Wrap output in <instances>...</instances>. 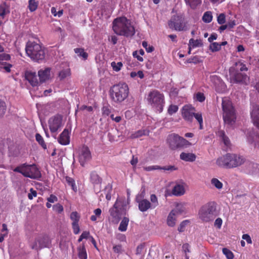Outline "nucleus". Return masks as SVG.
<instances>
[{
	"instance_id": "nucleus-1",
	"label": "nucleus",
	"mask_w": 259,
	"mask_h": 259,
	"mask_svg": "<svg viewBox=\"0 0 259 259\" xmlns=\"http://www.w3.org/2000/svg\"><path fill=\"white\" fill-rule=\"evenodd\" d=\"M113 30L119 35L126 37L132 36L135 33V28L131 22L125 17H118L113 22Z\"/></svg>"
},
{
	"instance_id": "nucleus-2",
	"label": "nucleus",
	"mask_w": 259,
	"mask_h": 259,
	"mask_svg": "<svg viewBox=\"0 0 259 259\" xmlns=\"http://www.w3.org/2000/svg\"><path fill=\"white\" fill-rule=\"evenodd\" d=\"M110 96L115 103H120L124 101L129 94L127 84L124 82H120L113 85L110 89Z\"/></svg>"
},
{
	"instance_id": "nucleus-3",
	"label": "nucleus",
	"mask_w": 259,
	"mask_h": 259,
	"mask_svg": "<svg viewBox=\"0 0 259 259\" xmlns=\"http://www.w3.org/2000/svg\"><path fill=\"white\" fill-rule=\"evenodd\" d=\"M25 51L28 56L34 61L39 62L45 58L44 49L35 42L28 41L26 44Z\"/></svg>"
},
{
	"instance_id": "nucleus-4",
	"label": "nucleus",
	"mask_w": 259,
	"mask_h": 259,
	"mask_svg": "<svg viewBox=\"0 0 259 259\" xmlns=\"http://www.w3.org/2000/svg\"><path fill=\"white\" fill-rule=\"evenodd\" d=\"M218 214L217 204L214 202H210L204 205L198 212L199 219L205 222L213 220Z\"/></svg>"
},
{
	"instance_id": "nucleus-5",
	"label": "nucleus",
	"mask_w": 259,
	"mask_h": 259,
	"mask_svg": "<svg viewBox=\"0 0 259 259\" xmlns=\"http://www.w3.org/2000/svg\"><path fill=\"white\" fill-rule=\"evenodd\" d=\"M14 171L21 173L25 177L33 179H38L41 176L40 171L34 164H23L16 167Z\"/></svg>"
},
{
	"instance_id": "nucleus-6",
	"label": "nucleus",
	"mask_w": 259,
	"mask_h": 259,
	"mask_svg": "<svg viewBox=\"0 0 259 259\" xmlns=\"http://www.w3.org/2000/svg\"><path fill=\"white\" fill-rule=\"evenodd\" d=\"M222 105L224 122L232 125L235 122L236 116L231 102L227 98H223Z\"/></svg>"
},
{
	"instance_id": "nucleus-7",
	"label": "nucleus",
	"mask_w": 259,
	"mask_h": 259,
	"mask_svg": "<svg viewBox=\"0 0 259 259\" xmlns=\"http://www.w3.org/2000/svg\"><path fill=\"white\" fill-rule=\"evenodd\" d=\"M147 100L153 107L157 108V110L161 112L164 103V97L157 90L150 92L147 97Z\"/></svg>"
},
{
	"instance_id": "nucleus-8",
	"label": "nucleus",
	"mask_w": 259,
	"mask_h": 259,
	"mask_svg": "<svg viewBox=\"0 0 259 259\" xmlns=\"http://www.w3.org/2000/svg\"><path fill=\"white\" fill-rule=\"evenodd\" d=\"M124 207L123 202L117 199L113 206L110 209V214L113 223L117 224L119 222L122 214V210L124 209Z\"/></svg>"
},
{
	"instance_id": "nucleus-9",
	"label": "nucleus",
	"mask_w": 259,
	"mask_h": 259,
	"mask_svg": "<svg viewBox=\"0 0 259 259\" xmlns=\"http://www.w3.org/2000/svg\"><path fill=\"white\" fill-rule=\"evenodd\" d=\"M170 29L176 31H186L187 29L184 18L180 15H174L168 22Z\"/></svg>"
},
{
	"instance_id": "nucleus-10",
	"label": "nucleus",
	"mask_w": 259,
	"mask_h": 259,
	"mask_svg": "<svg viewBox=\"0 0 259 259\" xmlns=\"http://www.w3.org/2000/svg\"><path fill=\"white\" fill-rule=\"evenodd\" d=\"M229 168H233L242 165L245 159L241 155L234 153H228Z\"/></svg>"
},
{
	"instance_id": "nucleus-11",
	"label": "nucleus",
	"mask_w": 259,
	"mask_h": 259,
	"mask_svg": "<svg viewBox=\"0 0 259 259\" xmlns=\"http://www.w3.org/2000/svg\"><path fill=\"white\" fill-rule=\"evenodd\" d=\"M50 130L52 133H56L63 126L62 116L57 115L50 118L48 121Z\"/></svg>"
},
{
	"instance_id": "nucleus-12",
	"label": "nucleus",
	"mask_w": 259,
	"mask_h": 259,
	"mask_svg": "<svg viewBox=\"0 0 259 259\" xmlns=\"http://www.w3.org/2000/svg\"><path fill=\"white\" fill-rule=\"evenodd\" d=\"M50 241L48 237H40L37 238L31 244V248L38 250L44 247H48Z\"/></svg>"
},
{
	"instance_id": "nucleus-13",
	"label": "nucleus",
	"mask_w": 259,
	"mask_h": 259,
	"mask_svg": "<svg viewBox=\"0 0 259 259\" xmlns=\"http://www.w3.org/2000/svg\"><path fill=\"white\" fill-rule=\"evenodd\" d=\"M231 82L234 83L247 84L248 77L247 75L236 71L231 77Z\"/></svg>"
},
{
	"instance_id": "nucleus-14",
	"label": "nucleus",
	"mask_w": 259,
	"mask_h": 259,
	"mask_svg": "<svg viewBox=\"0 0 259 259\" xmlns=\"http://www.w3.org/2000/svg\"><path fill=\"white\" fill-rule=\"evenodd\" d=\"M181 139V137L175 134L169 135L167 141L170 148L172 150L179 148Z\"/></svg>"
},
{
	"instance_id": "nucleus-15",
	"label": "nucleus",
	"mask_w": 259,
	"mask_h": 259,
	"mask_svg": "<svg viewBox=\"0 0 259 259\" xmlns=\"http://www.w3.org/2000/svg\"><path fill=\"white\" fill-rule=\"evenodd\" d=\"M91 154L88 147H83L79 156V161L82 166H84L85 163L91 159Z\"/></svg>"
},
{
	"instance_id": "nucleus-16",
	"label": "nucleus",
	"mask_w": 259,
	"mask_h": 259,
	"mask_svg": "<svg viewBox=\"0 0 259 259\" xmlns=\"http://www.w3.org/2000/svg\"><path fill=\"white\" fill-rule=\"evenodd\" d=\"M25 79L28 81L30 84L33 87L38 85L39 82L37 79V75L35 72L30 70H27L25 72Z\"/></svg>"
},
{
	"instance_id": "nucleus-17",
	"label": "nucleus",
	"mask_w": 259,
	"mask_h": 259,
	"mask_svg": "<svg viewBox=\"0 0 259 259\" xmlns=\"http://www.w3.org/2000/svg\"><path fill=\"white\" fill-rule=\"evenodd\" d=\"M195 109L188 106H184L182 110V116L187 121L192 122L194 115Z\"/></svg>"
},
{
	"instance_id": "nucleus-18",
	"label": "nucleus",
	"mask_w": 259,
	"mask_h": 259,
	"mask_svg": "<svg viewBox=\"0 0 259 259\" xmlns=\"http://www.w3.org/2000/svg\"><path fill=\"white\" fill-rule=\"evenodd\" d=\"M58 142L61 145H66L69 144L70 137L68 130L65 128L60 134L58 139Z\"/></svg>"
},
{
	"instance_id": "nucleus-19",
	"label": "nucleus",
	"mask_w": 259,
	"mask_h": 259,
	"mask_svg": "<svg viewBox=\"0 0 259 259\" xmlns=\"http://www.w3.org/2000/svg\"><path fill=\"white\" fill-rule=\"evenodd\" d=\"M251 117L254 125L259 128V106L255 105L253 106Z\"/></svg>"
},
{
	"instance_id": "nucleus-20",
	"label": "nucleus",
	"mask_w": 259,
	"mask_h": 259,
	"mask_svg": "<svg viewBox=\"0 0 259 259\" xmlns=\"http://www.w3.org/2000/svg\"><path fill=\"white\" fill-rule=\"evenodd\" d=\"M216 164L219 167L229 168L228 153L219 157L216 160Z\"/></svg>"
},
{
	"instance_id": "nucleus-21",
	"label": "nucleus",
	"mask_w": 259,
	"mask_h": 259,
	"mask_svg": "<svg viewBox=\"0 0 259 259\" xmlns=\"http://www.w3.org/2000/svg\"><path fill=\"white\" fill-rule=\"evenodd\" d=\"M40 82H43L48 80L50 76V69L49 68L41 69L38 72Z\"/></svg>"
},
{
	"instance_id": "nucleus-22",
	"label": "nucleus",
	"mask_w": 259,
	"mask_h": 259,
	"mask_svg": "<svg viewBox=\"0 0 259 259\" xmlns=\"http://www.w3.org/2000/svg\"><path fill=\"white\" fill-rule=\"evenodd\" d=\"M172 194L177 196H181L185 193V190L183 185L177 184L172 189Z\"/></svg>"
},
{
	"instance_id": "nucleus-23",
	"label": "nucleus",
	"mask_w": 259,
	"mask_h": 259,
	"mask_svg": "<svg viewBox=\"0 0 259 259\" xmlns=\"http://www.w3.org/2000/svg\"><path fill=\"white\" fill-rule=\"evenodd\" d=\"M180 158L185 161L193 162L196 159V155L193 153L182 152L180 154Z\"/></svg>"
},
{
	"instance_id": "nucleus-24",
	"label": "nucleus",
	"mask_w": 259,
	"mask_h": 259,
	"mask_svg": "<svg viewBox=\"0 0 259 259\" xmlns=\"http://www.w3.org/2000/svg\"><path fill=\"white\" fill-rule=\"evenodd\" d=\"M112 186L110 184H108L104 188V190H103L101 191V195L100 196V198H101V197H103L104 196H105L106 198L108 200H110L111 199V192L112 191Z\"/></svg>"
},
{
	"instance_id": "nucleus-25",
	"label": "nucleus",
	"mask_w": 259,
	"mask_h": 259,
	"mask_svg": "<svg viewBox=\"0 0 259 259\" xmlns=\"http://www.w3.org/2000/svg\"><path fill=\"white\" fill-rule=\"evenodd\" d=\"M139 208L141 211H145L149 208H151V203L148 200L143 199L139 202Z\"/></svg>"
},
{
	"instance_id": "nucleus-26",
	"label": "nucleus",
	"mask_w": 259,
	"mask_h": 259,
	"mask_svg": "<svg viewBox=\"0 0 259 259\" xmlns=\"http://www.w3.org/2000/svg\"><path fill=\"white\" fill-rule=\"evenodd\" d=\"M185 209L184 206L181 204H178L176 208L170 212L177 217L178 215L182 214L185 211Z\"/></svg>"
},
{
	"instance_id": "nucleus-27",
	"label": "nucleus",
	"mask_w": 259,
	"mask_h": 259,
	"mask_svg": "<svg viewBox=\"0 0 259 259\" xmlns=\"http://www.w3.org/2000/svg\"><path fill=\"white\" fill-rule=\"evenodd\" d=\"M186 5L194 9L201 4V0H184Z\"/></svg>"
},
{
	"instance_id": "nucleus-28",
	"label": "nucleus",
	"mask_w": 259,
	"mask_h": 259,
	"mask_svg": "<svg viewBox=\"0 0 259 259\" xmlns=\"http://www.w3.org/2000/svg\"><path fill=\"white\" fill-rule=\"evenodd\" d=\"M38 6V1L37 0H29L28 1V8L31 12L35 11Z\"/></svg>"
},
{
	"instance_id": "nucleus-29",
	"label": "nucleus",
	"mask_w": 259,
	"mask_h": 259,
	"mask_svg": "<svg viewBox=\"0 0 259 259\" xmlns=\"http://www.w3.org/2000/svg\"><path fill=\"white\" fill-rule=\"evenodd\" d=\"M218 135L222 139L224 144L227 146L230 145V140L227 136H226L225 132L223 131H219L218 132Z\"/></svg>"
},
{
	"instance_id": "nucleus-30",
	"label": "nucleus",
	"mask_w": 259,
	"mask_h": 259,
	"mask_svg": "<svg viewBox=\"0 0 259 259\" xmlns=\"http://www.w3.org/2000/svg\"><path fill=\"white\" fill-rule=\"evenodd\" d=\"M176 216L171 212L169 213L167 219V224L170 227H174L176 224Z\"/></svg>"
},
{
	"instance_id": "nucleus-31",
	"label": "nucleus",
	"mask_w": 259,
	"mask_h": 259,
	"mask_svg": "<svg viewBox=\"0 0 259 259\" xmlns=\"http://www.w3.org/2000/svg\"><path fill=\"white\" fill-rule=\"evenodd\" d=\"M128 222L129 219L127 218L124 217L120 224L118 228L119 230L122 232L126 231Z\"/></svg>"
},
{
	"instance_id": "nucleus-32",
	"label": "nucleus",
	"mask_w": 259,
	"mask_h": 259,
	"mask_svg": "<svg viewBox=\"0 0 259 259\" xmlns=\"http://www.w3.org/2000/svg\"><path fill=\"white\" fill-rule=\"evenodd\" d=\"M71 74L70 69L68 68L61 70L59 73V77L60 80H63Z\"/></svg>"
},
{
	"instance_id": "nucleus-33",
	"label": "nucleus",
	"mask_w": 259,
	"mask_h": 259,
	"mask_svg": "<svg viewBox=\"0 0 259 259\" xmlns=\"http://www.w3.org/2000/svg\"><path fill=\"white\" fill-rule=\"evenodd\" d=\"M212 15L210 11H207L205 12L202 17V20L205 22L208 23L212 21Z\"/></svg>"
},
{
	"instance_id": "nucleus-34",
	"label": "nucleus",
	"mask_w": 259,
	"mask_h": 259,
	"mask_svg": "<svg viewBox=\"0 0 259 259\" xmlns=\"http://www.w3.org/2000/svg\"><path fill=\"white\" fill-rule=\"evenodd\" d=\"M78 257L79 259H87V254L84 246L79 247L78 248Z\"/></svg>"
},
{
	"instance_id": "nucleus-35",
	"label": "nucleus",
	"mask_w": 259,
	"mask_h": 259,
	"mask_svg": "<svg viewBox=\"0 0 259 259\" xmlns=\"http://www.w3.org/2000/svg\"><path fill=\"white\" fill-rule=\"evenodd\" d=\"M91 180L93 183L95 184H99L101 181V179L95 171H93L91 172Z\"/></svg>"
},
{
	"instance_id": "nucleus-36",
	"label": "nucleus",
	"mask_w": 259,
	"mask_h": 259,
	"mask_svg": "<svg viewBox=\"0 0 259 259\" xmlns=\"http://www.w3.org/2000/svg\"><path fill=\"white\" fill-rule=\"evenodd\" d=\"M74 52L77 54L78 56L82 57L84 60L87 59L88 57V54L84 51V50L81 48H76L74 49Z\"/></svg>"
},
{
	"instance_id": "nucleus-37",
	"label": "nucleus",
	"mask_w": 259,
	"mask_h": 259,
	"mask_svg": "<svg viewBox=\"0 0 259 259\" xmlns=\"http://www.w3.org/2000/svg\"><path fill=\"white\" fill-rule=\"evenodd\" d=\"M211 184L217 189L220 190L223 188V184L217 178H212L211 180Z\"/></svg>"
},
{
	"instance_id": "nucleus-38",
	"label": "nucleus",
	"mask_w": 259,
	"mask_h": 259,
	"mask_svg": "<svg viewBox=\"0 0 259 259\" xmlns=\"http://www.w3.org/2000/svg\"><path fill=\"white\" fill-rule=\"evenodd\" d=\"M236 67L237 72L247 71L248 68L246 67V65L241 62H237L235 63Z\"/></svg>"
},
{
	"instance_id": "nucleus-39",
	"label": "nucleus",
	"mask_w": 259,
	"mask_h": 259,
	"mask_svg": "<svg viewBox=\"0 0 259 259\" xmlns=\"http://www.w3.org/2000/svg\"><path fill=\"white\" fill-rule=\"evenodd\" d=\"M193 117L197 120L199 124V128L202 129V123H203V118L202 116V114L200 113H195L194 115H193Z\"/></svg>"
},
{
	"instance_id": "nucleus-40",
	"label": "nucleus",
	"mask_w": 259,
	"mask_h": 259,
	"mask_svg": "<svg viewBox=\"0 0 259 259\" xmlns=\"http://www.w3.org/2000/svg\"><path fill=\"white\" fill-rule=\"evenodd\" d=\"M70 218L72 223H78L80 217L77 211H73L71 213Z\"/></svg>"
},
{
	"instance_id": "nucleus-41",
	"label": "nucleus",
	"mask_w": 259,
	"mask_h": 259,
	"mask_svg": "<svg viewBox=\"0 0 259 259\" xmlns=\"http://www.w3.org/2000/svg\"><path fill=\"white\" fill-rule=\"evenodd\" d=\"M190 46H192L193 47H201L203 45L201 40H194L191 38L189 40Z\"/></svg>"
},
{
	"instance_id": "nucleus-42",
	"label": "nucleus",
	"mask_w": 259,
	"mask_h": 259,
	"mask_svg": "<svg viewBox=\"0 0 259 259\" xmlns=\"http://www.w3.org/2000/svg\"><path fill=\"white\" fill-rule=\"evenodd\" d=\"M150 200L152 203L151 204V208H154L158 205L157 198L155 194H152L150 196Z\"/></svg>"
},
{
	"instance_id": "nucleus-43",
	"label": "nucleus",
	"mask_w": 259,
	"mask_h": 259,
	"mask_svg": "<svg viewBox=\"0 0 259 259\" xmlns=\"http://www.w3.org/2000/svg\"><path fill=\"white\" fill-rule=\"evenodd\" d=\"M148 132L145 130H139L134 134L132 135V138H138L142 136L143 135H147Z\"/></svg>"
},
{
	"instance_id": "nucleus-44",
	"label": "nucleus",
	"mask_w": 259,
	"mask_h": 259,
	"mask_svg": "<svg viewBox=\"0 0 259 259\" xmlns=\"http://www.w3.org/2000/svg\"><path fill=\"white\" fill-rule=\"evenodd\" d=\"M191 145V144L185 139L181 137L180 143L179 144L180 148H187Z\"/></svg>"
},
{
	"instance_id": "nucleus-45",
	"label": "nucleus",
	"mask_w": 259,
	"mask_h": 259,
	"mask_svg": "<svg viewBox=\"0 0 259 259\" xmlns=\"http://www.w3.org/2000/svg\"><path fill=\"white\" fill-rule=\"evenodd\" d=\"M221 45L217 42H213L210 44L209 49L212 52L218 51L221 49Z\"/></svg>"
},
{
	"instance_id": "nucleus-46",
	"label": "nucleus",
	"mask_w": 259,
	"mask_h": 259,
	"mask_svg": "<svg viewBox=\"0 0 259 259\" xmlns=\"http://www.w3.org/2000/svg\"><path fill=\"white\" fill-rule=\"evenodd\" d=\"M35 138L36 140L44 149L47 148V146L44 141V139L40 134H36L35 135Z\"/></svg>"
},
{
	"instance_id": "nucleus-47",
	"label": "nucleus",
	"mask_w": 259,
	"mask_h": 259,
	"mask_svg": "<svg viewBox=\"0 0 259 259\" xmlns=\"http://www.w3.org/2000/svg\"><path fill=\"white\" fill-rule=\"evenodd\" d=\"M6 110V105L5 103L0 100V117L4 116Z\"/></svg>"
},
{
	"instance_id": "nucleus-48",
	"label": "nucleus",
	"mask_w": 259,
	"mask_h": 259,
	"mask_svg": "<svg viewBox=\"0 0 259 259\" xmlns=\"http://www.w3.org/2000/svg\"><path fill=\"white\" fill-rule=\"evenodd\" d=\"M66 182H67V183L70 185L72 187V189L74 191H77V188L76 187H75V183H74V180L71 178H70L69 177H66Z\"/></svg>"
},
{
	"instance_id": "nucleus-49",
	"label": "nucleus",
	"mask_w": 259,
	"mask_h": 259,
	"mask_svg": "<svg viewBox=\"0 0 259 259\" xmlns=\"http://www.w3.org/2000/svg\"><path fill=\"white\" fill-rule=\"evenodd\" d=\"M223 253L226 256L228 259H233L234 257V255L233 253L228 249L226 248H224L223 249Z\"/></svg>"
},
{
	"instance_id": "nucleus-50",
	"label": "nucleus",
	"mask_w": 259,
	"mask_h": 259,
	"mask_svg": "<svg viewBox=\"0 0 259 259\" xmlns=\"http://www.w3.org/2000/svg\"><path fill=\"white\" fill-rule=\"evenodd\" d=\"M122 66V64L121 62H119L118 63H115V62H113L111 63V66L113 69L115 71H118L120 70L121 67Z\"/></svg>"
},
{
	"instance_id": "nucleus-51",
	"label": "nucleus",
	"mask_w": 259,
	"mask_h": 259,
	"mask_svg": "<svg viewBox=\"0 0 259 259\" xmlns=\"http://www.w3.org/2000/svg\"><path fill=\"white\" fill-rule=\"evenodd\" d=\"M217 21L219 24H223L226 22V16L225 14L221 13L220 14L217 18Z\"/></svg>"
},
{
	"instance_id": "nucleus-52",
	"label": "nucleus",
	"mask_w": 259,
	"mask_h": 259,
	"mask_svg": "<svg viewBox=\"0 0 259 259\" xmlns=\"http://www.w3.org/2000/svg\"><path fill=\"white\" fill-rule=\"evenodd\" d=\"M7 5L6 3H3L0 5V16L4 17L6 14Z\"/></svg>"
},
{
	"instance_id": "nucleus-53",
	"label": "nucleus",
	"mask_w": 259,
	"mask_h": 259,
	"mask_svg": "<svg viewBox=\"0 0 259 259\" xmlns=\"http://www.w3.org/2000/svg\"><path fill=\"white\" fill-rule=\"evenodd\" d=\"M210 78L211 81L215 85L219 84L221 83V79L217 75L211 76Z\"/></svg>"
},
{
	"instance_id": "nucleus-54",
	"label": "nucleus",
	"mask_w": 259,
	"mask_h": 259,
	"mask_svg": "<svg viewBox=\"0 0 259 259\" xmlns=\"http://www.w3.org/2000/svg\"><path fill=\"white\" fill-rule=\"evenodd\" d=\"M53 208L55 211L58 213H61L63 211V206L59 203H57L56 205H54L53 207Z\"/></svg>"
},
{
	"instance_id": "nucleus-55",
	"label": "nucleus",
	"mask_w": 259,
	"mask_h": 259,
	"mask_svg": "<svg viewBox=\"0 0 259 259\" xmlns=\"http://www.w3.org/2000/svg\"><path fill=\"white\" fill-rule=\"evenodd\" d=\"M178 110V107L177 105H171L168 109V113L170 115L176 113Z\"/></svg>"
},
{
	"instance_id": "nucleus-56",
	"label": "nucleus",
	"mask_w": 259,
	"mask_h": 259,
	"mask_svg": "<svg viewBox=\"0 0 259 259\" xmlns=\"http://www.w3.org/2000/svg\"><path fill=\"white\" fill-rule=\"evenodd\" d=\"M142 46L148 53L152 52L154 50L153 47L148 46V43L145 41H143Z\"/></svg>"
},
{
	"instance_id": "nucleus-57",
	"label": "nucleus",
	"mask_w": 259,
	"mask_h": 259,
	"mask_svg": "<svg viewBox=\"0 0 259 259\" xmlns=\"http://www.w3.org/2000/svg\"><path fill=\"white\" fill-rule=\"evenodd\" d=\"M63 10H59L58 12H57L56 9L55 7H52L51 8V13L53 14L54 16H58L59 17H61L63 14Z\"/></svg>"
},
{
	"instance_id": "nucleus-58",
	"label": "nucleus",
	"mask_w": 259,
	"mask_h": 259,
	"mask_svg": "<svg viewBox=\"0 0 259 259\" xmlns=\"http://www.w3.org/2000/svg\"><path fill=\"white\" fill-rule=\"evenodd\" d=\"M72 229L75 234H77L80 231L78 223H72Z\"/></svg>"
},
{
	"instance_id": "nucleus-59",
	"label": "nucleus",
	"mask_w": 259,
	"mask_h": 259,
	"mask_svg": "<svg viewBox=\"0 0 259 259\" xmlns=\"http://www.w3.org/2000/svg\"><path fill=\"white\" fill-rule=\"evenodd\" d=\"M10 59V56L9 54L3 53L0 54V62L4 61H8Z\"/></svg>"
},
{
	"instance_id": "nucleus-60",
	"label": "nucleus",
	"mask_w": 259,
	"mask_h": 259,
	"mask_svg": "<svg viewBox=\"0 0 259 259\" xmlns=\"http://www.w3.org/2000/svg\"><path fill=\"white\" fill-rule=\"evenodd\" d=\"M144 169L146 171H151L153 170L161 169V167L158 165H153L144 167Z\"/></svg>"
},
{
	"instance_id": "nucleus-61",
	"label": "nucleus",
	"mask_w": 259,
	"mask_h": 259,
	"mask_svg": "<svg viewBox=\"0 0 259 259\" xmlns=\"http://www.w3.org/2000/svg\"><path fill=\"white\" fill-rule=\"evenodd\" d=\"M110 109L109 106H104L102 108V113L103 115L108 116L110 114Z\"/></svg>"
},
{
	"instance_id": "nucleus-62",
	"label": "nucleus",
	"mask_w": 259,
	"mask_h": 259,
	"mask_svg": "<svg viewBox=\"0 0 259 259\" xmlns=\"http://www.w3.org/2000/svg\"><path fill=\"white\" fill-rule=\"evenodd\" d=\"M196 98L197 101L201 102L204 101L205 100L204 94L201 93H198L196 95Z\"/></svg>"
},
{
	"instance_id": "nucleus-63",
	"label": "nucleus",
	"mask_w": 259,
	"mask_h": 259,
	"mask_svg": "<svg viewBox=\"0 0 259 259\" xmlns=\"http://www.w3.org/2000/svg\"><path fill=\"white\" fill-rule=\"evenodd\" d=\"M30 193L28 194V197L29 199L31 200L33 199V197H36L37 195V192L36 191L34 190L32 188L30 189Z\"/></svg>"
},
{
	"instance_id": "nucleus-64",
	"label": "nucleus",
	"mask_w": 259,
	"mask_h": 259,
	"mask_svg": "<svg viewBox=\"0 0 259 259\" xmlns=\"http://www.w3.org/2000/svg\"><path fill=\"white\" fill-rule=\"evenodd\" d=\"M222 222L223 221L222 219L218 218L215 220L214 222V226L218 228L219 229H220L222 225Z\"/></svg>"
}]
</instances>
